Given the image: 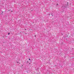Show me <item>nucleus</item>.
Segmentation results:
<instances>
[{
	"label": "nucleus",
	"mask_w": 74,
	"mask_h": 74,
	"mask_svg": "<svg viewBox=\"0 0 74 74\" xmlns=\"http://www.w3.org/2000/svg\"><path fill=\"white\" fill-rule=\"evenodd\" d=\"M67 5H69V3H67V5H66V7H67Z\"/></svg>",
	"instance_id": "nucleus-1"
},
{
	"label": "nucleus",
	"mask_w": 74,
	"mask_h": 74,
	"mask_svg": "<svg viewBox=\"0 0 74 74\" xmlns=\"http://www.w3.org/2000/svg\"><path fill=\"white\" fill-rule=\"evenodd\" d=\"M8 35H10V33H8Z\"/></svg>",
	"instance_id": "nucleus-2"
},
{
	"label": "nucleus",
	"mask_w": 74,
	"mask_h": 74,
	"mask_svg": "<svg viewBox=\"0 0 74 74\" xmlns=\"http://www.w3.org/2000/svg\"><path fill=\"white\" fill-rule=\"evenodd\" d=\"M62 8H64V6H62Z\"/></svg>",
	"instance_id": "nucleus-3"
},
{
	"label": "nucleus",
	"mask_w": 74,
	"mask_h": 74,
	"mask_svg": "<svg viewBox=\"0 0 74 74\" xmlns=\"http://www.w3.org/2000/svg\"><path fill=\"white\" fill-rule=\"evenodd\" d=\"M2 14H3V12H2Z\"/></svg>",
	"instance_id": "nucleus-4"
},
{
	"label": "nucleus",
	"mask_w": 74,
	"mask_h": 74,
	"mask_svg": "<svg viewBox=\"0 0 74 74\" xmlns=\"http://www.w3.org/2000/svg\"><path fill=\"white\" fill-rule=\"evenodd\" d=\"M17 63H19V62H17Z\"/></svg>",
	"instance_id": "nucleus-5"
},
{
	"label": "nucleus",
	"mask_w": 74,
	"mask_h": 74,
	"mask_svg": "<svg viewBox=\"0 0 74 74\" xmlns=\"http://www.w3.org/2000/svg\"><path fill=\"white\" fill-rule=\"evenodd\" d=\"M29 60H30V59H29Z\"/></svg>",
	"instance_id": "nucleus-6"
},
{
	"label": "nucleus",
	"mask_w": 74,
	"mask_h": 74,
	"mask_svg": "<svg viewBox=\"0 0 74 74\" xmlns=\"http://www.w3.org/2000/svg\"><path fill=\"white\" fill-rule=\"evenodd\" d=\"M58 5V4H57V5Z\"/></svg>",
	"instance_id": "nucleus-7"
},
{
	"label": "nucleus",
	"mask_w": 74,
	"mask_h": 74,
	"mask_svg": "<svg viewBox=\"0 0 74 74\" xmlns=\"http://www.w3.org/2000/svg\"><path fill=\"white\" fill-rule=\"evenodd\" d=\"M27 63H28V61L27 62Z\"/></svg>",
	"instance_id": "nucleus-8"
},
{
	"label": "nucleus",
	"mask_w": 74,
	"mask_h": 74,
	"mask_svg": "<svg viewBox=\"0 0 74 74\" xmlns=\"http://www.w3.org/2000/svg\"><path fill=\"white\" fill-rule=\"evenodd\" d=\"M25 30H26V29H25Z\"/></svg>",
	"instance_id": "nucleus-9"
},
{
	"label": "nucleus",
	"mask_w": 74,
	"mask_h": 74,
	"mask_svg": "<svg viewBox=\"0 0 74 74\" xmlns=\"http://www.w3.org/2000/svg\"><path fill=\"white\" fill-rule=\"evenodd\" d=\"M35 37H36V36H35Z\"/></svg>",
	"instance_id": "nucleus-10"
},
{
	"label": "nucleus",
	"mask_w": 74,
	"mask_h": 74,
	"mask_svg": "<svg viewBox=\"0 0 74 74\" xmlns=\"http://www.w3.org/2000/svg\"><path fill=\"white\" fill-rule=\"evenodd\" d=\"M48 74H49V73Z\"/></svg>",
	"instance_id": "nucleus-11"
}]
</instances>
